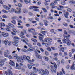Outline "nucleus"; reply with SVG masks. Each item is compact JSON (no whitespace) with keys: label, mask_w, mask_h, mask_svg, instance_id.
Returning <instances> with one entry per match:
<instances>
[{"label":"nucleus","mask_w":75,"mask_h":75,"mask_svg":"<svg viewBox=\"0 0 75 75\" xmlns=\"http://www.w3.org/2000/svg\"><path fill=\"white\" fill-rule=\"evenodd\" d=\"M64 39L66 40V41L68 42L67 43V45H68V46H70L71 45V42L68 39V37L66 36L64 37Z\"/></svg>","instance_id":"obj_1"},{"label":"nucleus","mask_w":75,"mask_h":75,"mask_svg":"<svg viewBox=\"0 0 75 75\" xmlns=\"http://www.w3.org/2000/svg\"><path fill=\"white\" fill-rule=\"evenodd\" d=\"M19 61H20L21 62L23 63L24 62V60H23V58L21 57H20L19 56H18L17 59L18 63L19 62Z\"/></svg>","instance_id":"obj_2"},{"label":"nucleus","mask_w":75,"mask_h":75,"mask_svg":"<svg viewBox=\"0 0 75 75\" xmlns=\"http://www.w3.org/2000/svg\"><path fill=\"white\" fill-rule=\"evenodd\" d=\"M1 35L4 37H7L9 36V34L8 33H5L3 32L1 33Z\"/></svg>","instance_id":"obj_3"},{"label":"nucleus","mask_w":75,"mask_h":75,"mask_svg":"<svg viewBox=\"0 0 75 75\" xmlns=\"http://www.w3.org/2000/svg\"><path fill=\"white\" fill-rule=\"evenodd\" d=\"M5 74L6 75H12V73L11 72V71L10 70V69L8 70V71H6L5 72Z\"/></svg>","instance_id":"obj_4"},{"label":"nucleus","mask_w":75,"mask_h":75,"mask_svg":"<svg viewBox=\"0 0 75 75\" xmlns=\"http://www.w3.org/2000/svg\"><path fill=\"white\" fill-rule=\"evenodd\" d=\"M19 41L18 40H14V41L13 42V44L14 45V46H15L16 47H17L18 46V42Z\"/></svg>","instance_id":"obj_5"},{"label":"nucleus","mask_w":75,"mask_h":75,"mask_svg":"<svg viewBox=\"0 0 75 75\" xmlns=\"http://www.w3.org/2000/svg\"><path fill=\"white\" fill-rule=\"evenodd\" d=\"M6 26V25L3 23H0V28L1 30H4V28H2V27H5Z\"/></svg>","instance_id":"obj_6"},{"label":"nucleus","mask_w":75,"mask_h":75,"mask_svg":"<svg viewBox=\"0 0 75 75\" xmlns=\"http://www.w3.org/2000/svg\"><path fill=\"white\" fill-rule=\"evenodd\" d=\"M17 11L16 12V14H20L21 13V9L20 8H16Z\"/></svg>","instance_id":"obj_7"},{"label":"nucleus","mask_w":75,"mask_h":75,"mask_svg":"<svg viewBox=\"0 0 75 75\" xmlns=\"http://www.w3.org/2000/svg\"><path fill=\"white\" fill-rule=\"evenodd\" d=\"M25 40L26 41H27V42H28V39H27V38H25L24 39H21V41H22L23 42H24L26 44H28L27 42H26L25 40Z\"/></svg>","instance_id":"obj_8"},{"label":"nucleus","mask_w":75,"mask_h":75,"mask_svg":"<svg viewBox=\"0 0 75 75\" xmlns=\"http://www.w3.org/2000/svg\"><path fill=\"white\" fill-rule=\"evenodd\" d=\"M64 16L66 18H68V16L69 15V13L68 12H65V14H64Z\"/></svg>","instance_id":"obj_9"},{"label":"nucleus","mask_w":75,"mask_h":75,"mask_svg":"<svg viewBox=\"0 0 75 75\" xmlns=\"http://www.w3.org/2000/svg\"><path fill=\"white\" fill-rule=\"evenodd\" d=\"M39 8L38 7L35 6H31L29 8L30 10H33V8Z\"/></svg>","instance_id":"obj_10"},{"label":"nucleus","mask_w":75,"mask_h":75,"mask_svg":"<svg viewBox=\"0 0 75 75\" xmlns=\"http://www.w3.org/2000/svg\"><path fill=\"white\" fill-rule=\"evenodd\" d=\"M49 71L47 69H45V73H44V75H49Z\"/></svg>","instance_id":"obj_11"},{"label":"nucleus","mask_w":75,"mask_h":75,"mask_svg":"<svg viewBox=\"0 0 75 75\" xmlns=\"http://www.w3.org/2000/svg\"><path fill=\"white\" fill-rule=\"evenodd\" d=\"M10 62H9V64L11 65L12 66H13V67H14V66H15V64H14V62H13V61H12L11 60H10Z\"/></svg>","instance_id":"obj_12"},{"label":"nucleus","mask_w":75,"mask_h":75,"mask_svg":"<svg viewBox=\"0 0 75 75\" xmlns=\"http://www.w3.org/2000/svg\"><path fill=\"white\" fill-rule=\"evenodd\" d=\"M33 71H34L35 72V73H37L38 71V69L36 68L33 67Z\"/></svg>","instance_id":"obj_13"},{"label":"nucleus","mask_w":75,"mask_h":75,"mask_svg":"<svg viewBox=\"0 0 75 75\" xmlns=\"http://www.w3.org/2000/svg\"><path fill=\"white\" fill-rule=\"evenodd\" d=\"M29 32H31V33H34L35 32V29L34 28H32L31 29H29L28 30Z\"/></svg>","instance_id":"obj_14"},{"label":"nucleus","mask_w":75,"mask_h":75,"mask_svg":"<svg viewBox=\"0 0 75 75\" xmlns=\"http://www.w3.org/2000/svg\"><path fill=\"white\" fill-rule=\"evenodd\" d=\"M16 66L17 69H21V67L19 66V64L17 63H16Z\"/></svg>","instance_id":"obj_15"},{"label":"nucleus","mask_w":75,"mask_h":75,"mask_svg":"<svg viewBox=\"0 0 75 75\" xmlns=\"http://www.w3.org/2000/svg\"><path fill=\"white\" fill-rule=\"evenodd\" d=\"M3 7L6 10H9L10 9V8L9 7L7 6L6 5H4L3 6Z\"/></svg>","instance_id":"obj_16"},{"label":"nucleus","mask_w":75,"mask_h":75,"mask_svg":"<svg viewBox=\"0 0 75 75\" xmlns=\"http://www.w3.org/2000/svg\"><path fill=\"white\" fill-rule=\"evenodd\" d=\"M47 40L48 41H49L48 42H49V44H51V43L50 42H52V39L50 38H47Z\"/></svg>","instance_id":"obj_17"},{"label":"nucleus","mask_w":75,"mask_h":75,"mask_svg":"<svg viewBox=\"0 0 75 75\" xmlns=\"http://www.w3.org/2000/svg\"><path fill=\"white\" fill-rule=\"evenodd\" d=\"M43 58L44 59L45 61H47V62H48V61H49V58H48V57L45 56L43 57Z\"/></svg>","instance_id":"obj_18"},{"label":"nucleus","mask_w":75,"mask_h":75,"mask_svg":"<svg viewBox=\"0 0 75 75\" xmlns=\"http://www.w3.org/2000/svg\"><path fill=\"white\" fill-rule=\"evenodd\" d=\"M4 64V62L3 61H0V66L3 65Z\"/></svg>","instance_id":"obj_19"},{"label":"nucleus","mask_w":75,"mask_h":75,"mask_svg":"<svg viewBox=\"0 0 75 75\" xmlns=\"http://www.w3.org/2000/svg\"><path fill=\"white\" fill-rule=\"evenodd\" d=\"M13 57V58H16L17 59V58H18V56H17V55L16 54H13L12 55Z\"/></svg>","instance_id":"obj_20"},{"label":"nucleus","mask_w":75,"mask_h":75,"mask_svg":"<svg viewBox=\"0 0 75 75\" xmlns=\"http://www.w3.org/2000/svg\"><path fill=\"white\" fill-rule=\"evenodd\" d=\"M28 67L29 69H32V66L30 64H28Z\"/></svg>","instance_id":"obj_21"},{"label":"nucleus","mask_w":75,"mask_h":75,"mask_svg":"<svg viewBox=\"0 0 75 75\" xmlns=\"http://www.w3.org/2000/svg\"><path fill=\"white\" fill-rule=\"evenodd\" d=\"M51 71L53 73L54 72V73H56V69H53L51 68Z\"/></svg>","instance_id":"obj_22"},{"label":"nucleus","mask_w":75,"mask_h":75,"mask_svg":"<svg viewBox=\"0 0 75 75\" xmlns=\"http://www.w3.org/2000/svg\"><path fill=\"white\" fill-rule=\"evenodd\" d=\"M69 3H71V4H75V2L74 1H69Z\"/></svg>","instance_id":"obj_23"},{"label":"nucleus","mask_w":75,"mask_h":75,"mask_svg":"<svg viewBox=\"0 0 75 75\" xmlns=\"http://www.w3.org/2000/svg\"><path fill=\"white\" fill-rule=\"evenodd\" d=\"M12 19H13L14 20H16H16H17L18 19V17H17V16H13V17H12L11 18Z\"/></svg>","instance_id":"obj_24"},{"label":"nucleus","mask_w":75,"mask_h":75,"mask_svg":"<svg viewBox=\"0 0 75 75\" xmlns=\"http://www.w3.org/2000/svg\"><path fill=\"white\" fill-rule=\"evenodd\" d=\"M47 31H41V33L43 35H45L46 33H47Z\"/></svg>","instance_id":"obj_25"},{"label":"nucleus","mask_w":75,"mask_h":75,"mask_svg":"<svg viewBox=\"0 0 75 75\" xmlns=\"http://www.w3.org/2000/svg\"><path fill=\"white\" fill-rule=\"evenodd\" d=\"M36 57L37 58H38V59H42V57H41V56L40 55H36Z\"/></svg>","instance_id":"obj_26"},{"label":"nucleus","mask_w":75,"mask_h":75,"mask_svg":"<svg viewBox=\"0 0 75 75\" xmlns=\"http://www.w3.org/2000/svg\"><path fill=\"white\" fill-rule=\"evenodd\" d=\"M39 38L40 41H42V42H44L45 41H43V39L42 38H41V37L40 36H39Z\"/></svg>","instance_id":"obj_27"},{"label":"nucleus","mask_w":75,"mask_h":75,"mask_svg":"<svg viewBox=\"0 0 75 75\" xmlns=\"http://www.w3.org/2000/svg\"><path fill=\"white\" fill-rule=\"evenodd\" d=\"M31 41H33V42H37V40L36 39H35L33 38H32L31 39Z\"/></svg>","instance_id":"obj_28"},{"label":"nucleus","mask_w":75,"mask_h":75,"mask_svg":"<svg viewBox=\"0 0 75 75\" xmlns=\"http://www.w3.org/2000/svg\"><path fill=\"white\" fill-rule=\"evenodd\" d=\"M8 25H9V26H10V27H12V28H14V25H13L11 23H8Z\"/></svg>","instance_id":"obj_29"},{"label":"nucleus","mask_w":75,"mask_h":75,"mask_svg":"<svg viewBox=\"0 0 75 75\" xmlns=\"http://www.w3.org/2000/svg\"><path fill=\"white\" fill-rule=\"evenodd\" d=\"M2 12L4 13H5L6 14H8V11H6L4 10H2Z\"/></svg>","instance_id":"obj_30"},{"label":"nucleus","mask_w":75,"mask_h":75,"mask_svg":"<svg viewBox=\"0 0 75 75\" xmlns=\"http://www.w3.org/2000/svg\"><path fill=\"white\" fill-rule=\"evenodd\" d=\"M4 55L5 57H8V55L7 54V53L6 52H4Z\"/></svg>","instance_id":"obj_31"},{"label":"nucleus","mask_w":75,"mask_h":75,"mask_svg":"<svg viewBox=\"0 0 75 75\" xmlns=\"http://www.w3.org/2000/svg\"><path fill=\"white\" fill-rule=\"evenodd\" d=\"M61 4L62 5H64L65 4V0H63L61 2Z\"/></svg>","instance_id":"obj_32"},{"label":"nucleus","mask_w":75,"mask_h":75,"mask_svg":"<svg viewBox=\"0 0 75 75\" xmlns=\"http://www.w3.org/2000/svg\"><path fill=\"white\" fill-rule=\"evenodd\" d=\"M63 25H64V26H65V27H67V26L68 25V24L67 23L65 22H64L63 23Z\"/></svg>","instance_id":"obj_33"},{"label":"nucleus","mask_w":75,"mask_h":75,"mask_svg":"<svg viewBox=\"0 0 75 75\" xmlns=\"http://www.w3.org/2000/svg\"><path fill=\"white\" fill-rule=\"evenodd\" d=\"M11 23H12L13 24H16V21H15V20H13L11 21Z\"/></svg>","instance_id":"obj_34"},{"label":"nucleus","mask_w":75,"mask_h":75,"mask_svg":"<svg viewBox=\"0 0 75 75\" xmlns=\"http://www.w3.org/2000/svg\"><path fill=\"white\" fill-rule=\"evenodd\" d=\"M42 10H43V11H44V12H45V13H47V9H45V8H42Z\"/></svg>","instance_id":"obj_35"},{"label":"nucleus","mask_w":75,"mask_h":75,"mask_svg":"<svg viewBox=\"0 0 75 75\" xmlns=\"http://www.w3.org/2000/svg\"><path fill=\"white\" fill-rule=\"evenodd\" d=\"M52 65H54V67L55 68V69H57V64L55 63H53V64Z\"/></svg>","instance_id":"obj_36"},{"label":"nucleus","mask_w":75,"mask_h":75,"mask_svg":"<svg viewBox=\"0 0 75 75\" xmlns=\"http://www.w3.org/2000/svg\"><path fill=\"white\" fill-rule=\"evenodd\" d=\"M4 44L5 45H7L8 44V40H6L4 41Z\"/></svg>","instance_id":"obj_37"},{"label":"nucleus","mask_w":75,"mask_h":75,"mask_svg":"<svg viewBox=\"0 0 75 75\" xmlns=\"http://www.w3.org/2000/svg\"><path fill=\"white\" fill-rule=\"evenodd\" d=\"M11 11L12 12H15L16 13V10L15 9L12 8L11 9Z\"/></svg>","instance_id":"obj_38"},{"label":"nucleus","mask_w":75,"mask_h":75,"mask_svg":"<svg viewBox=\"0 0 75 75\" xmlns=\"http://www.w3.org/2000/svg\"><path fill=\"white\" fill-rule=\"evenodd\" d=\"M33 48L31 47L30 48L27 50V51H33Z\"/></svg>","instance_id":"obj_39"},{"label":"nucleus","mask_w":75,"mask_h":75,"mask_svg":"<svg viewBox=\"0 0 75 75\" xmlns=\"http://www.w3.org/2000/svg\"><path fill=\"white\" fill-rule=\"evenodd\" d=\"M23 11L24 13H28V10L27 9H24L23 10Z\"/></svg>","instance_id":"obj_40"},{"label":"nucleus","mask_w":75,"mask_h":75,"mask_svg":"<svg viewBox=\"0 0 75 75\" xmlns=\"http://www.w3.org/2000/svg\"><path fill=\"white\" fill-rule=\"evenodd\" d=\"M5 52H6L8 54H10V51L8 50H6Z\"/></svg>","instance_id":"obj_41"},{"label":"nucleus","mask_w":75,"mask_h":75,"mask_svg":"<svg viewBox=\"0 0 75 75\" xmlns=\"http://www.w3.org/2000/svg\"><path fill=\"white\" fill-rule=\"evenodd\" d=\"M22 58L25 60H26L27 58V57L25 56H24L23 57H21Z\"/></svg>","instance_id":"obj_42"},{"label":"nucleus","mask_w":75,"mask_h":75,"mask_svg":"<svg viewBox=\"0 0 75 75\" xmlns=\"http://www.w3.org/2000/svg\"><path fill=\"white\" fill-rule=\"evenodd\" d=\"M11 44V42L10 41H9L8 42V46H10Z\"/></svg>","instance_id":"obj_43"},{"label":"nucleus","mask_w":75,"mask_h":75,"mask_svg":"<svg viewBox=\"0 0 75 75\" xmlns=\"http://www.w3.org/2000/svg\"><path fill=\"white\" fill-rule=\"evenodd\" d=\"M73 32V31L72 30H69L68 31V33H69V34H72V32Z\"/></svg>","instance_id":"obj_44"},{"label":"nucleus","mask_w":75,"mask_h":75,"mask_svg":"<svg viewBox=\"0 0 75 75\" xmlns=\"http://www.w3.org/2000/svg\"><path fill=\"white\" fill-rule=\"evenodd\" d=\"M21 51H22V52H27V50H25V49H23L21 50Z\"/></svg>","instance_id":"obj_45"},{"label":"nucleus","mask_w":75,"mask_h":75,"mask_svg":"<svg viewBox=\"0 0 75 75\" xmlns=\"http://www.w3.org/2000/svg\"><path fill=\"white\" fill-rule=\"evenodd\" d=\"M61 64H64L65 63V60L64 59H62L61 60Z\"/></svg>","instance_id":"obj_46"},{"label":"nucleus","mask_w":75,"mask_h":75,"mask_svg":"<svg viewBox=\"0 0 75 75\" xmlns=\"http://www.w3.org/2000/svg\"><path fill=\"white\" fill-rule=\"evenodd\" d=\"M45 54L46 56H48V55H49V53H48V52L47 51L45 52Z\"/></svg>","instance_id":"obj_47"},{"label":"nucleus","mask_w":75,"mask_h":75,"mask_svg":"<svg viewBox=\"0 0 75 75\" xmlns=\"http://www.w3.org/2000/svg\"><path fill=\"white\" fill-rule=\"evenodd\" d=\"M44 41H45V42H48V43H50V42H49L48 41V39H47V38H45L44 39Z\"/></svg>","instance_id":"obj_48"},{"label":"nucleus","mask_w":75,"mask_h":75,"mask_svg":"<svg viewBox=\"0 0 75 75\" xmlns=\"http://www.w3.org/2000/svg\"><path fill=\"white\" fill-rule=\"evenodd\" d=\"M14 38L15 39H16V40H20V38H19L18 37L15 36V37H14Z\"/></svg>","instance_id":"obj_49"},{"label":"nucleus","mask_w":75,"mask_h":75,"mask_svg":"<svg viewBox=\"0 0 75 75\" xmlns=\"http://www.w3.org/2000/svg\"><path fill=\"white\" fill-rule=\"evenodd\" d=\"M63 42L64 44H65L67 43V40L64 39V40L63 39Z\"/></svg>","instance_id":"obj_50"},{"label":"nucleus","mask_w":75,"mask_h":75,"mask_svg":"<svg viewBox=\"0 0 75 75\" xmlns=\"http://www.w3.org/2000/svg\"><path fill=\"white\" fill-rule=\"evenodd\" d=\"M20 37L21 38H23L24 39H25V36L22 35H20Z\"/></svg>","instance_id":"obj_51"},{"label":"nucleus","mask_w":75,"mask_h":75,"mask_svg":"<svg viewBox=\"0 0 75 75\" xmlns=\"http://www.w3.org/2000/svg\"><path fill=\"white\" fill-rule=\"evenodd\" d=\"M62 71L63 74H65V71H64V68H62Z\"/></svg>","instance_id":"obj_52"},{"label":"nucleus","mask_w":75,"mask_h":75,"mask_svg":"<svg viewBox=\"0 0 75 75\" xmlns=\"http://www.w3.org/2000/svg\"><path fill=\"white\" fill-rule=\"evenodd\" d=\"M43 21L44 23H49L48 21L46 20H43Z\"/></svg>","instance_id":"obj_53"},{"label":"nucleus","mask_w":75,"mask_h":75,"mask_svg":"<svg viewBox=\"0 0 75 75\" xmlns=\"http://www.w3.org/2000/svg\"><path fill=\"white\" fill-rule=\"evenodd\" d=\"M3 18H7V16L5 15H3L2 16Z\"/></svg>","instance_id":"obj_54"},{"label":"nucleus","mask_w":75,"mask_h":75,"mask_svg":"<svg viewBox=\"0 0 75 75\" xmlns=\"http://www.w3.org/2000/svg\"><path fill=\"white\" fill-rule=\"evenodd\" d=\"M69 57H72V53H71V52L69 53Z\"/></svg>","instance_id":"obj_55"},{"label":"nucleus","mask_w":75,"mask_h":75,"mask_svg":"<svg viewBox=\"0 0 75 75\" xmlns=\"http://www.w3.org/2000/svg\"><path fill=\"white\" fill-rule=\"evenodd\" d=\"M60 61L59 60L57 62V65H60Z\"/></svg>","instance_id":"obj_56"},{"label":"nucleus","mask_w":75,"mask_h":75,"mask_svg":"<svg viewBox=\"0 0 75 75\" xmlns=\"http://www.w3.org/2000/svg\"><path fill=\"white\" fill-rule=\"evenodd\" d=\"M38 35H39V36H41V37H42V38L44 37V35H42V34L40 33H39Z\"/></svg>","instance_id":"obj_57"},{"label":"nucleus","mask_w":75,"mask_h":75,"mask_svg":"<svg viewBox=\"0 0 75 75\" xmlns=\"http://www.w3.org/2000/svg\"><path fill=\"white\" fill-rule=\"evenodd\" d=\"M61 50L62 51V52H64V51L65 50V49L64 47H62L61 49Z\"/></svg>","instance_id":"obj_58"},{"label":"nucleus","mask_w":75,"mask_h":75,"mask_svg":"<svg viewBox=\"0 0 75 75\" xmlns=\"http://www.w3.org/2000/svg\"><path fill=\"white\" fill-rule=\"evenodd\" d=\"M21 70L22 72H24L25 71V69L23 67H22L21 68Z\"/></svg>","instance_id":"obj_59"},{"label":"nucleus","mask_w":75,"mask_h":75,"mask_svg":"<svg viewBox=\"0 0 75 75\" xmlns=\"http://www.w3.org/2000/svg\"><path fill=\"white\" fill-rule=\"evenodd\" d=\"M33 11L37 12V11H39V10L38 9H34Z\"/></svg>","instance_id":"obj_60"},{"label":"nucleus","mask_w":75,"mask_h":75,"mask_svg":"<svg viewBox=\"0 0 75 75\" xmlns=\"http://www.w3.org/2000/svg\"><path fill=\"white\" fill-rule=\"evenodd\" d=\"M58 55V54L57 53H55L53 54L54 57H57Z\"/></svg>","instance_id":"obj_61"},{"label":"nucleus","mask_w":75,"mask_h":75,"mask_svg":"<svg viewBox=\"0 0 75 75\" xmlns=\"http://www.w3.org/2000/svg\"><path fill=\"white\" fill-rule=\"evenodd\" d=\"M34 50H35V51H37V50H38V47H37L36 46L34 47Z\"/></svg>","instance_id":"obj_62"},{"label":"nucleus","mask_w":75,"mask_h":75,"mask_svg":"<svg viewBox=\"0 0 75 75\" xmlns=\"http://www.w3.org/2000/svg\"><path fill=\"white\" fill-rule=\"evenodd\" d=\"M67 11H69V12H71L72 11V9H70V8H69V9H68L67 10Z\"/></svg>","instance_id":"obj_63"},{"label":"nucleus","mask_w":75,"mask_h":75,"mask_svg":"<svg viewBox=\"0 0 75 75\" xmlns=\"http://www.w3.org/2000/svg\"><path fill=\"white\" fill-rule=\"evenodd\" d=\"M6 30L7 31H11L10 29L8 28H6Z\"/></svg>","instance_id":"obj_64"}]
</instances>
